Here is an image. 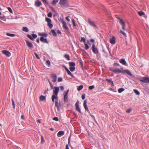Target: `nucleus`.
<instances>
[{
	"mask_svg": "<svg viewBox=\"0 0 149 149\" xmlns=\"http://www.w3.org/2000/svg\"><path fill=\"white\" fill-rule=\"evenodd\" d=\"M42 0L43 2L44 3H48L47 2L46 0Z\"/></svg>",
	"mask_w": 149,
	"mask_h": 149,
	"instance_id": "338daca9",
	"label": "nucleus"
},
{
	"mask_svg": "<svg viewBox=\"0 0 149 149\" xmlns=\"http://www.w3.org/2000/svg\"><path fill=\"white\" fill-rule=\"evenodd\" d=\"M53 120H55L56 121H58V118L57 117H55L53 118Z\"/></svg>",
	"mask_w": 149,
	"mask_h": 149,
	"instance_id": "603ef678",
	"label": "nucleus"
},
{
	"mask_svg": "<svg viewBox=\"0 0 149 149\" xmlns=\"http://www.w3.org/2000/svg\"><path fill=\"white\" fill-rule=\"evenodd\" d=\"M90 41L91 42H95V41L93 39H91L90 40Z\"/></svg>",
	"mask_w": 149,
	"mask_h": 149,
	"instance_id": "052dcab7",
	"label": "nucleus"
},
{
	"mask_svg": "<svg viewBox=\"0 0 149 149\" xmlns=\"http://www.w3.org/2000/svg\"><path fill=\"white\" fill-rule=\"evenodd\" d=\"M12 104L13 106V109H15V102L13 99L12 100Z\"/></svg>",
	"mask_w": 149,
	"mask_h": 149,
	"instance_id": "c03bdc74",
	"label": "nucleus"
},
{
	"mask_svg": "<svg viewBox=\"0 0 149 149\" xmlns=\"http://www.w3.org/2000/svg\"><path fill=\"white\" fill-rule=\"evenodd\" d=\"M52 13L51 12L47 14V16L48 17H52Z\"/></svg>",
	"mask_w": 149,
	"mask_h": 149,
	"instance_id": "de8ad7c7",
	"label": "nucleus"
},
{
	"mask_svg": "<svg viewBox=\"0 0 149 149\" xmlns=\"http://www.w3.org/2000/svg\"><path fill=\"white\" fill-rule=\"evenodd\" d=\"M134 91L137 95H140V93L137 90L134 89Z\"/></svg>",
	"mask_w": 149,
	"mask_h": 149,
	"instance_id": "2f4dec72",
	"label": "nucleus"
},
{
	"mask_svg": "<svg viewBox=\"0 0 149 149\" xmlns=\"http://www.w3.org/2000/svg\"><path fill=\"white\" fill-rule=\"evenodd\" d=\"M70 69L71 72H73L75 70V68L74 67H70Z\"/></svg>",
	"mask_w": 149,
	"mask_h": 149,
	"instance_id": "e433bc0d",
	"label": "nucleus"
},
{
	"mask_svg": "<svg viewBox=\"0 0 149 149\" xmlns=\"http://www.w3.org/2000/svg\"><path fill=\"white\" fill-rule=\"evenodd\" d=\"M110 42L111 44H114L115 43V39L114 37L113 36L110 40Z\"/></svg>",
	"mask_w": 149,
	"mask_h": 149,
	"instance_id": "f3484780",
	"label": "nucleus"
},
{
	"mask_svg": "<svg viewBox=\"0 0 149 149\" xmlns=\"http://www.w3.org/2000/svg\"><path fill=\"white\" fill-rule=\"evenodd\" d=\"M58 82H61L63 81L62 78L61 77H59L58 78Z\"/></svg>",
	"mask_w": 149,
	"mask_h": 149,
	"instance_id": "3c124183",
	"label": "nucleus"
},
{
	"mask_svg": "<svg viewBox=\"0 0 149 149\" xmlns=\"http://www.w3.org/2000/svg\"><path fill=\"white\" fill-rule=\"evenodd\" d=\"M46 64L48 65H50V62L48 60L46 61Z\"/></svg>",
	"mask_w": 149,
	"mask_h": 149,
	"instance_id": "09e8293b",
	"label": "nucleus"
},
{
	"mask_svg": "<svg viewBox=\"0 0 149 149\" xmlns=\"http://www.w3.org/2000/svg\"><path fill=\"white\" fill-rule=\"evenodd\" d=\"M38 35L40 36H42V37H46L47 36V34L46 33H39L38 34Z\"/></svg>",
	"mask_w": 149,
	"mask_h": 149,
	"instance_id": "4be33fe9",
	"label": "nucleus"
},
{
	"mask_svg": "<svg viewBox=\"0 0 149 149\" xmlns=\"http://www.w3.org/2000/svg\"><path fill=\"white\" fill-rule=\"evenodd\" d=\"M85 94H83L81 96L82 99L83 100H84L85 98Z\"/></svg>",
	"mask_w": 149,
	"mask_h": 149,
	"instance_id": "5fc2aeb1",
	"label": "nucleus"
},
{
	"mask_svg": "<svg viewBox=\"0 0 149 149\" xmlns=\"http://www.w3.org/2000/svg\"><path fill=\"white\" fill-rule=\"evenodd\" d=\"M94 88V86L93 85L90 86L89 87V89L90 90H91L93 89Z\"/></svg>",
	"mask_w": 149,
	"mask_h": 149,
	"instance_id": "49530a36",
	"label": "nucleus"
},
{
	"mask_svg": "<svg viewBox=\"0 0 149 149\" xmlns=\"http://www.w3.org/2000/svg\"><path fill=\"white\" fill-rule=\"evenodd\" d=\"M91 48L92 51L94 54H97L98 53V49L96 47L95 45L94 44H93V45Z\"/></svg>",
	"mask_w": 149,
	"mask_h": 149,
	"instance_id": "39448f33",
	"label": "nucleus"
},
{
	"mask_svg": "<svg viewBox=\"0 0 149 149\" xmlns=\"http://www.w3.org/2000/svg\"><path fill=\"white\" fill-rule=\"evenodd\" d=\"M112 71L115 73H123L125 74L126 73L128 75L132 76V74L130 71L127 70L123 69V68H116L113 69Z\"/></svg>",
	"mask_w": 149,
	"mask_h": 149,
	"instance_id": "f03ea898",
	"label": "nucleus"
},
{
	"mask_svg": "<svg viewBox=\"0 0 149 149\" xmlns=\"http://www.w3.org/2000/svg\"><path fill=\"white\" fill-rule=\"evenodd\" d=\"M35 5L37 7H39L41 5V2L38 0H37L35 2Z\"/></svg>",
	"mask_w": 149,
	"mask_h": 149,
	"instance_id": "a211bd4d",
	"label": "nucleus"
},
{
	"mask_svg": "<svg viewBox=\"0 0 149 149\" xmlns=\"http://www.w3.org/2000/svg\"><path fill=\"white\" fill-rule=\"evenodd\" d=\"M88 22L89 24L91 26L97 27L96 25L94 23V22L92 21L89 19L88 20Z\"/></svg>",
	"mask_w": 149,
	"mask_h": 149,
	"instance_id": "ddd939ff",
	"label": "nucleus"
},
{
	"mask_svg": "<svg viewBox=\"0 0 149 149\" xmlns=\"http://www.w3.org/2000/svg\"><path fill=\"white\" fill-rule=\"evenodd\" d=\"M79 102L78 101L75 104L76 109V110L79 113H81V111L79 106Z\"/></svg>",
	"mask_w": 149,
	"mask_h": 149,
	"instance_id": "9b49d317",
	"label": "nucleus"
},
{
	"mask_svg": "<svg viewBox=\"0 0 149 149\" xmlns=\"http://www.w3.org/2000/svg\"><path fill=\"white\" fill-rule=\"evenodd\" d=\"M51 32L52 33V35L54 36H56V32L54 30H52Z\"/></svg>",
	"mask_w": 149,
	"mask_h": 149,
	"instance_id": "7c9ffc66",
	"label": "nucleus"
},
{
	"mask_svg": "<svg viewBox=\"0 0 149 149\" xmlns=\"http://www.w3.org/2000/svg\"><path fill=\"white\" fill-rule=\"evenodd\" d=\"M113 65L114 66H115L116 65H118V66H120V65L119 63H114L113 64Z\"/></svg>",
	"mask_w": 149,
	"mask_h": 149,
	"instance_id": "13d9d810",
	"label": "nucleus"
},
{
	"mask_svg": "<svg viewBox=\"0 0 149 149\" xmlns=\"http://www.w3.org/2000/svg\"><path fill=\"white\" fill-rule=\"evenodd\" d=\"M131 111V109H129L126 110V112L127 113H129Z\"/></svg>",
	"mask_w": 149,
	"mask_h": 149,
	"instance_id": "6e6d98bb",
	"label": "nucleus"
},
{
	"mask_svg": "<svg viewBox=\"0 0 149 149\" xmlns=\"http://www.w3.org/2000/svg\"><path fill=\"white\" fill-rule=\"evenodd\" d=\"M143 79H140L139 80L142 82L147 83H149V78L147 77H144L142 78Z\"/></svg>",
	"mask_w": 149,
	"mask_h": 149,
	"instance_id": "423d86ee",
	"label": "nucleus"
},
{
	"mask_svg": "<svg viewBox=\"0 0 149 149\" xmlns=\"http://www.w3.org/2000/svg\"><path fill=\"white\" fill-rule=\"evenodd\" d=\"M69 64L70 67H74L75 65V63L72 62H70L69 63Z\"/></svg>",
	"mask_w": 149,
	"mask_h": 149,
	"instance_id": "b1692460",
	"label": "nucleus"
},
{
	"mask_svg": "<svg viewBox=\"0 0 149 149\" xmlns=\"http://www.w3.org/2000/svg\"><path fill=\"white\" fill-rule=\"evenodd\" d=\"M64 57L66 58L68 60H70V56L68 54H65L64 56Z\"/></svg>",
	"mask_w": 149,
	"mask_h": 149,
	"instance_id": "c85d7f7f",
	"label": "nucleus"
},
{
	"mask_svg": "<svg viewBox=\"0 0 149 149\" xmlns=\"http://www.w3.org/2000/svg\"><path fill=\"white\" fill-rule=\"evenodd\" d=\"M66 71L68 75H70L72 77H73L74 76L68 68H66Z\"/></svg>",
	"mask_w": 149,
	"mask_h": 149,
	"instance_id": "412c9836",
	"label": "nucleus"
},
{
	"mask_svg": "<svg viewBox=\"0 0 149 149\" xmlns=\"http://www.w3.org/2000/svg\"><path fill=\"white\" fill-rule=\"evenodd\" d=\"M80 41L81 42H83L84 43H86V39L84 37H81Z\"/></svg>",
	"mask_w": 149,
	"mask_h": 149,
	"instance_id": "f704fd0d",
	"label": "nucleus"
},
{
	"mask_svg": "<svg viewBox=\"0 0 149 149\" xmlns=\"http://www.w3.org/2000/svg\"><path fill=\"white\" fill-rule=\"evenodd\" d=\"M62 22L63 24V27L65 29L68 30L69 28L67 26L65 22L63 20L62 21Z\"/></svg>",
	"mask_w": 149,
	"mask_h": 149,
	"instance_id": "dca6fc26",
	"label": "nucleus"
},
{
	"mask_svg": "<svg viewBox=\"0 0 149 149\" xmlns=\"http://www.w3.org/2000/svg\"><path fill=\"white\" fill-rule=\"evenodd\" d=\"M69 90H68V91L65 92V93L64 94V101L65 102H68V93L69 92Z\"/></svg>",
	"mask_w": 149,
	"mask_h": 149,
	"instance_id": "6e6552de",
	"label": "nucleus"
},
{
	"mask_svg": "<svg viewBox=\"0 0 149 149\" xmlns=\"http://www.w3.org/2000/svg\"><path fill=\"white\" fill-rule=\"evenodd\" d=\"M48 25L50 29H52L53 27V24L51 23H48Z\"/></svg>",
	"mask_w": 149,
	"mask_h": 149,
	"instance_id": "ea45409f",
	"label": "nucleus"
},
{
	"mask_svg": "<svg viewBox=\"0 0 149 149\" xmlns=\"http://www.w3.org/2000/svg\"><path fill=\"white\" fill-rule=\"evenodd\" d=\"M120 33L123 34L126 37H127V35L126 34V33L124 32L122 30H120Z\"/></svg>",
	"mask_w": 149,
	"mask_h": 149,
	"instance_id": "72a5a7b5",
	"label": "nucleus"
},
{
	"mask_svg": "<svg viewBox=\"0 0 149 149\" xmlns=\"http://www.w3.org/2000/svg\"><path fill=\"white\" fill-rule=\"evenodd\" d=\"M84 107L85 108V110L86 111H87L89 112V109L87 107V101L86 100H85L84 101V103H83Z\"/></svg>",
	"mask_w": 149,
	"mask_h": 149,
	"instance_id": "f8f14e48",
	"label": "nucleus"
},
{
	"mask_svg": "<svg viewBox=\"0 0 149 149\" xmlns=\"http://www.w3.org/2000/svg\"><path fill=\"white\" fill-rule=\"evenodd\" d=\"M65 149H69L68 146V145H66L65 146Z\"/></svg>",
	"mask_w": 149,
	"mask_h": 149,
	"instance_id": "0e129e2a",
	"label": "nucleus"
},
{
	"mask_svg": "<svg viewBox=\"0 0 149 149\" xmlns=\"http://www.w3.org/2000/svg\"><path fill=\"white\" fill-rule=\"evenodd\" d=\"M106 80L108 82L111 83V84L113 85V82L111 80L109 79H106Z\"/></svg>",
	"mask_w": 149,
	"mask_h": 149,
	"instance_id": "37998d69",
	"label": "nucleus"
},
{
	"mask_svg": "<svg viewBox=\"0 0 149 149\" xmlns=\"http://www.w3.org/2000/svg\"><path fill=\"white\" fill-rule=\"evenodd\" d=\"M84 45L85 46V49L86 50L88 49L89 48V47L88 45V44L86 43L84 44Z\"/></svg>",
	"mask_w": 149,
	"mask_h": 149,
	"instance_id": "a19ab883",
	"label": "nucleus"
},
{
	"mask_svg": "<svg viewBox=\"0 0 149 149\" xmlns=\"http://www.w3.org/2000/svg\"><path fill=\"white\" fill-rule=\"evenodd\" d=\"M34 54L36 57V58L38 59H40V58L39 57L38 55V54L36 53V52H34Z\"/></svg>",
	"mask_w": 149,
	"mask_h": 149,
	"instance_id": "8fccbe9b",
	"label": "nucleus"
},
{
	"mask_svg": "<svg viewBox=\"0 0 149 149\" xmlns=\"http://www.w3.org/2000/svg\"><path fill=\"white\" fill-rule=\"evenodd\" d=\"M58 1V0H53L52 3V4L53 5H55Z\"/></svg>",
	"mask_w": 149,
	"mask_h": 149,
	"instance_id": "5701e85b",
	"label": "nucleus"
},
{
	"mask_svg": "<svg viewBox=\"0 0 149 149\" xmlns=\"http://www.w3.org/2000/svg\"><path fill=\"white\" fill-rule=\"evenodd\" d=\"M50 85L51 89H52L53 88V86L51 82H50Z\"/></svg>",
	"mask_w": 149,
	"mask_h": 149,
	"instance_id": "4d7b16f0",
	"label": "nucleus"
},
{
	"mask_svg": "<svg viewBox=\"0 0 149 149\" xmlns=\"http://www.w3.org/2000/svg\"><path fill=\"white\" fill-rule=\"evenodd\" d=\"M36 41H37V42L38 43H39V38H38L37 39Z\"/></svg>",
	"mask_w": 149,
	"mask_h": 149,
	"instance_id": "774afa93",
	"label": "nucleus"
},
{
	"mask_svg": "<svg viewBox=\"0 0 149 149\" xmlns=\"http://www.w3.org/2000/svg\"><path fill=\"white\" fill-rule=\"evenodd\" d=\"M65 19L67 20L69 22L70 21V19H69V18L68 17H65Z\"/></svg>",
	"mask_w": 149,
	"mask_h": 149,
	"instance_id": "e2e57ef3",
	"label": "nucleus"
},
{
	"mask_svg": "<svg viewBox=\"0 0 149 149\" xmlns=\"http://www.w3.org/2000/svg\"><path fill=\"white\" fill-rule=\"evenodd\" d=\"M41 143L42 144L44 143L45 141L43 137L42 136H41Z\"/></svg>",
	"mask_w": 149,
	"mask_h": 149,
	"instance_id": "79ce46f5",
	"label": "nucleus"
},
{
	"mask_svg": "<svg viewBox=\"0 0 149 149\" xmlns=\"http://www.w3.org/2000/svg\"><path fill=\"white\" fill-rule=\"evenodd\" d=\"M60 89H61L62 90V91H63V90H64V88L63 87V86H61L60 87Z\"/></svg>",
	"mask_w": 149,
	"mask_h": 149,
	"instance_id": "680f3d73",
	"label": "nucleus"
},
{
	"mask_svg": "<svg viewBox=\"0 0 149 149\" xmlns=\"http://www.w3.org/2000/svg\"><path fill=\"white\" fill-rule=\"evenodd\" d=\"M40 41L42 42L46 43H48V42L47 41V39L43 37H41L40 38Z\"/></svg>",
	"mask_w": 149,
	"mask_h": 149,
	"instance_id": "2eb2a0df",
	"label": "nucleus"
},
{
	"mask_svg": "<svg viewBox=\"0 0 149 149\" xmlns=\"http://www.w3.org/2000/svg\"><path fill=\"white\" fill-rule=\"evenodd\" d=\"M7 8L8 11L11 13H13V11L12 9L10 7H7Z\"/></svg>",
	"mask_w": 149,
	"mask_h": 149,
	"instance_id": "4c0bfd02",
	"label": "nucleus"
},
{
	"mask_svg": "<svg viewBox=\"0 0 149 149\" xmlns=\"http://www.w3.org/2000/svg\"><path fill=\"white\" fill-rule=\"evenodd\" d=\"M59 3L62 7H67L69 5L67 0H61Z\"/></svg>",
	"mask_w": 149,
	"mask_h": 149,
	"instance_id": "20e7f679",
	"label": "nucleus"
},
{
	"mask_svg": "<svg viewBox=\"0 0 149 149\" xmlns=\"http://www.w3.org/2000/svg\"><path fill=\"white\" fill-rule=\"evenodd\" d=\"M22 31H24L27 32L29 31V29L26 27H23Z\"/></svg>",
	"mask_w": 149,
	"mask_h": 149,
	"instance_id": "a878e982",
	"label": "nucleus"
},
{
	"mask_svg": "<svg viewBox=\"0 0 149 149\" xmlns=\"http://www.w3.org/2000/svg\"><path fill=\"white\" fill-rule=\"evenodd\" d=\"M124 90V89L123 88H120L118 89V91L119 93H121Z\"/></svg>",
	"mask_w": 149,
	"mask_h": 149,
	"instance_id": "c9c22d12",
	"label": "nucleus"
},
{
	"mask_svg": "<svg viewBox=\"0 0 149 149\" xmlns=\"http://www.w3.org/2000/svg\"><path fill=\"white\" fill-rule=\"evenodd\" d=\"M27 46L30 49H31L33 48V45L28 40L26 41Z\"/></svg>",
	"mask_w": 149,
	"mask_h": 149,
	"instance_id": "1a4fd4ad",
	"label": "nucleus"
},
{
	"mask_svg": "<svg viewBox=\"0 0 149 149\" xmlns=\"http://www.w3.org/2000/svg\"><path fill=\"white\" fill-rule=\"evenodd\" d=\"M83 86L82 85H81L78 87L77 90L78 91H80L83 88Z\"/></svg>",
	"mask_w": 149,
	"mask_h": 149,
	"instance_id": "473e14b6",
	"label": "nucleus"
},
{
	"mask_svg": "<svg viewBox=\"0 0 149 149\" xmlns=\"http://www.w3.org/2000/svg\"><path fill=\"white\" fill-rule=\"evenodd\" d=\"M53 91V93L52 97V100L53 102H55V106L56 107L57 110L59 111L61 107V103L60 101L58 102V94L59 90V88L58 87H55Z\"/></svg>",
	"mask_w": 149,
	"mask_h": 149,
	"instance_id": "f257e3e1",
	"label": "nucleus"
},
{
	"mask_svg": "<svg viewBox=\"0 0 149 149\" xmlns=\"http://www.w3.org/2000/svg\"><path fill=\"white\" fill-rule=\"evenodd\" d=\"M27 37L29 38L30 39H31L32 40H33V38L35 39L37 38V35L36 34H33L32 35V36L31 35H27Z\"/></svg>",
	"mask_w": 149,
	"mask_h": 149,
	"instance_id": "9d476101",
	"label": "nucleus"
},
{
	"mask_svg": "<svg viewBox=\"0 0 149 149\" xmlns=\"http://www.w3.org/2000/svg\"><path fill=\"white\" fill-rule=\"evenodd\" d=\"M39 98L40 100L43 101L46 99V97L44 96L41 95Z\"/></svg>",
	"mask_w": 149,
	"mask_h": 149,
	"instance_id": "393cba45",
	"label": "nucleus"
},
{
	"mask_svg": "<svg viewBox=\"0 0 149 149\" xmlns=\"http://www.w3.org/2000/svg\"><path fill=\"white\" fill-rule=\"evenodd\" d=\"M6 35L10 37H13L15 36V35L14 34L10 33H6Z\"/></svg>",
	"mask_w": 149,
	"mask_h": 149,
	"instance_id": "bb28decb",
	"label": "nucleus"
},
{
	"mask_svg": "<svg viewBox=\"0 0 149 149\" xmlns=\"http://www.w3.org/2000/svg\"><path fill=\"white\" fill-rule=\"evenodd\" d=\"M117 19L119 21V23L121 25L123 30L124 31H126V30L125 29V22L122 19L119 17H118Z\"/></svg>",
	"mask_w": 149,
	"mask_h": 149,
	"instance_id": "7ed1b4c3",
	"label": "nucleus"
},
{
	"mask_svg": "<svg viewBox=\"0 0 149 149\" xmlns=\"http://www.w3.org/2000/svg\"><path fill=\"white\" fill-rule=\"evenodd\" d=\"M48 91V88H47V90L45 91L44 92V94H46L47 93V91Z\"/></svg>",
	"mask_w": 149,
	"mask_h": 149,
	"instance_id": "69168bd1",
	"label": "nucleus"
},
{
	"mask_svg": "<svg viewBox=\"0 0 149 149\" xmlns=\"http://www.w3.org/2000/svg\"><path fill=\"white\" fill-rule=\"evenodd\" d=\"M138 14L140 16H141L143 15H145V13L143 11H140L138 12Z\"/></svg>",
	"mask_w": 149,
	"mask_h": 149,
	"instance_id": "c756f323",
	"label": "nucleus"
},
{
	"mask_svg": "<svg viewBox=\"0 0 149 149\" xmlns=\"http://www.w3.org/2000/svg\"><path fill=\"white\" fill-rule=\"evenodd\" d=\"M49 8H50L51 10L53 11H55V10L53 7L52 6H50Z\"/></svg>",
	"mask_w": 149,
	"mask_h": 149,
	"instance_id": "864d4df0",
	"label": "nucleus"
},
{
	"mask_svg": "<svg viewBox=\"0 0 149 149\" xmlns=\"http://www.w3.org/2000/svg\"><path fill=\"white\" fill-rule=\"evenodd\" d=\"M52 81L53 82H56L57 80V76L54 74H52Z\"/></svg>",
	"mask_w": 149,
	"mask_h": 149,
	"instance_id": "4468645a",
	"label": "nucleus"
},
{
	"mask_svg": "<svg viewBox=\"0 0 149 149\" xmlns=\"http://www.w3.org/2000/svg\"><path fill=\"white\" fill-rule=\"evenodd\" d=\"M72 22L73 24V26H76V24L75 23V20L74 19H72Z\"/></svg>",
	"mask_w": 149,
	"mask_h": 149,
	"instance_id": "a18cd8bd",
	"label": "nucleus"
},
{
	"mask_svg": "<svg viewBox=\"0 0 149 149\" xmlns=\"http://www.w3.org/2000/svg\"><path fill=\"white\" fill-rule=\"evenodd\" d=\"M0 19L3 21H5L6 20V19L4 16H0Z\"/></svg>",
	"mask_w": 149,
	"mask_h": 149,
	"instance_id": "58836bf2",
	"label": "nucleus"
},
{
	"mask_svg": "<svg viewBox=\"0 0 149 149\" xmlns=\"http://www.w3.org/2000/svg\"><path fill=\"white\" fill-rule=\"evenodd\" d=\"M45 20L46 22H47L48 23H50L52 22V21L51 19L48 18L46 17L45 18Z\"/></svg>",
	"mask_w": 149,
	"mask_h": 149,
	"instance_id": "cd10ccee",
	"label": "nucleus"
},
{
	"mask_svg": "<svg viewBox=\"0 0 149 149\" xmlns=\"http://www.w3.org/2000/svg\"><path fill=\"white\" fill-rule=\"evenodd\" d=\"M21 118L22 119L24 120L25 119V118L24 116L22 115L21 116Z\"/></svg>",
	"mask_w": 149,
	"mask_h": 149,
	"instance_id": "bf43d9fd",
	"label": "nucleus"
},
{
	"mask_svg": "<svg viewBox=\"0 0 149 149\" xmlns=\"http://www.w3.org/2000/svg\"><path fill=\"white\" fill-rule=\"evenodd\" d=\"M2 52L3 54L8 57H10L11 55L10 52L8 50H3Z\"/></svg>",
	"mask_w": 149,
	"mask_h": 149,
	"instance_id": "0eeeda50",
	"label": "nucleus"
},
{
	"mask_svg": "<svg viewBox=\"0 0 149 149\" xmlns=\"http://www.w3.org/2000/svg\"><path fill=\"white\" fill-rule=\"evenodd\" d=\"M120 62L124 65H126V62L124 59H121L119 61Z\"/></svg>",
	"mask_w": 149,
	"mask_h": 149,
	"instance_id": "aec40b11",
	"label": "nucleus"
},
{
	"mask_svg": "<svg viewBox=\"0 0 149 149\" xmlns=\"http://www.w3.org/2000/svg\"><path fill=\"white\" fill-rule=\"evenodd\" d=\"M64 134V132L63 131H59L57 134V136L58 137H60L61 136L63 135Z\"/></svg>",
	"mask_w": 149,
	"mask_h": 149,
	"instance_id": "6ab92c4d",
	"label": "nucleus"
}]
</instances>
